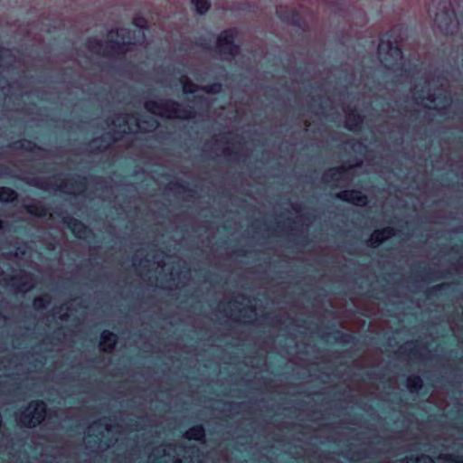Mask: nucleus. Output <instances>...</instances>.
I'll return each instance as SVG.
<instances>
[{
    "mask_svg": "<svg viewBox=\"0 0 463 463\" xmlns=\"http://www.w3.org/2000/svg\"><path fill=\"white\" fill-rule=\"evenodd\" d=\"M145 108L151 115L138 118L133 114H118L114 117L111 123L115 141L119 138L117 135L151 132L156 129L159 123L155 116L181 119L195 117V112L192 109L183 108L173 100H148L145 103Z\"/></svg>",
    "mask_w": 463,
    "mask_h": 463,
    "instance_id": "f257e3e1",
    "label": "nucleus"
},
{
    "mask_svg": "<svg viewBox=\"0 0 463 463\" xmlns=\"http://www.w3.org/2000/svg\"><path fill=\"white\" fill-rule=\"evenodd\" d=\"M449 80L442 76H429L422 83H416L412 89V97L417 105L427 109L430 112L445 114L451 105L452 99L449 90Z\"/></svg>",
    "mask_w": 463,
    "mask_h": 463,
    "instance_id": "f03ea898",
    "label": "nucleus"
},
{
    "mask_svg": "<svg viewBox=\"0 0 463 463\" xmlns=\"http://www.w3.org/2000/svg\"><path fill=\"white\" fill-rule=\"evenodd\" d=\"M129 32L125 29L110 30L106 43L97 39H90L87 43L88 49L96 54L104 57H116L132 51L135 43L130 42Z\"/></svg>",
    "mask_w": 463,
    "mask_h": 463,
    "instance_id": "7ed1b4c3",
    "label": "nucleus"
},
{
    "mask_svg": "<svg viewBox=\"0 0 463 463\" xmlns=\"http://www.w3.org/2000/svg\"><path fill=\"white\" fill-rule=\"evenodd\" d=\"M202 454L195 447L176 444L161 445L153 449L148 457L149 463H202Z\"/></svg>",
    "mask_w": 463,
    "mask_h": 463,
    "instance_id": "20e7f679",
    "label": "nucleus"
},
{
    "mask_svg": "<svg viewBox=\"0 0 463 463\" xmlns=\"http://www.w3.org/2000/svg\"><path fill=\"white\" fill-rule=\"evenodd\" d=\"M137 430V425L135 427L132 425L123 427L119 424H109L104 418L92 422L88 427L87 433L83 438V442L87 449H90L91 452L99 453L109 447V445L104 441L105 432L125 433Z\"/></svg>",
    "mask_w": 463,
    "mask_h": 463,
    "instance_id": "39448f33",
    "label": "nucleus"
},
{
    "mask_svg": "<svg viewBox=\"0 0 463 463\" xmlns=\"http://www.w3.org/2000/svg\"><path fill=\"white\" fill-rule=\"evenodd\" d=\"M218 308L232 321L250 324L257 321V309L251 300L242 294H236L227 302L221 301Z\"/></svg>",
    "mask_w": 463,
    "mask_h": 463,
    "instance_id": "423d86ee",
    "label": "nucleus"
},
{
    "mask_svg": "<svg viewBox=\"0 0 463 463\" xmlns=\"http://www.w3.org/2000/svg\"><path fill=\"white\" fill-rule=\"evenodd\" d=\"M402 39L399 36L391 41L382 39L378 45V56L381 62L387 69L395 70V67L403 66L402 52Z\"/></svg>",
    "mask_w": 463,
    "mask_h": 463,
    "instance_id": "0eeeda50",
    "label": "nucleus"
},
{
    "mask_svg": "<svg viewBox=\"0 0 463 463\" xmlns=\"http://www.w3.org/2000/svg\"><path fill=\"white\" fill-rule=\"evenodd\" d=\"M237 139L238 137L232 132L224 135L221 134L214 137V144L213 147H212V150L217 156H238L241 154L244 144Z\"/></svg>",
    "mask_w": 463,
    "mask_h": 463,
    "instance_id": "6e6552de",
    "label": "nucleus"
},
{
    "mask_svg": "<svg viewBox=\"0 0 463 463\" xmlns=\"http://www.w3.org/2000/svg\"><path fill=\"white\" fill-rule=\"evenodd\" d=\"M144 256L143 250H137L133 258V266L137 273L143 279L147 276L148 272L156 265V270L157 269H165V262L163 260L162 252H156L152 255L153 260L148 259L149 254L145 256V259H142Z\"/></svg>",
    "mask_w": 463,
    "mask_h": 463,
    "instance_id": "1a4fd4ad",
    "label": "nucleus"
},
{
    "mask_svg": "<svg viewBox=\"0 0 463 463\" xmlns=\"http://www.w3.org/2000/svg\"><path fill=\"white\" fill-rule=\"evenodd\" d=\"M46 417V404L43 402H32L18 416V422L24 427H35Z\"/></svg>",
    "mask_w": 463,
    "mask_h": 463,
    "instance_id": "9d476101",
    "label": "nucleus"
},
{
    "mask_svg": "<svg viewBox=\"0 0 463 463\" xmlns=\"http://www.w3.org/2000/svg\"><path fill=\"white\" fill-rule=\"evenodd\" d=\"M52 179V184L55 186L56 190L68 194H81L86 191L88 186L86 177L76 176L61 179L60 177L53 176Z\"/></svg>",
    "mask_w": 463,
    "mask_h": 463,
    "instance_id": "9b49d317",
    "label": "nucleus"
},
{
    "mask_svg": "<svg viewBox=\"0 0 463 463\" xmlns=\"http://www.w3.org/2000/svg\"><path fill=\"white\" fill-rule=\"evenodd\" d=\"M235 34L236 31L234 29L225 30L217 40V50L226 60H231L239 53V46L233 43Z\"/></svg>",
    "mask_w": 463,
    "mask_h": 463,
    "instance_id": "f8f14e48",
    "label": "nucleus"
},
{
    "mask_svg": "<svg viewBox=\"0 0 463 463\" xmlns=\"http://www.w3.org/2000/svg\"><path fill=\"white\" fill-rule=\"evenodd\" d=\"M353 166L354 165H349L346 167L341 165L339 167L330 168L324 173L322 179L326 184H332L334 186H344L352 179L350 170Z\"/></svg>",
    "mask_w": 463,
    "mask_h": 463,
    "instance_id": "ddd939ff",
    "label": "nucleus"
},
{
    "mask_svg": "<svg viewBox=\"0 0 463 463\" xmlns=\"http://www.w3.org/2000/svg\"><path fill=\"white\" fill-rule=\"evenodd\" d=\"M5 285L12 288L14 293H25L34 287L33 276L24 271H21L15 276L5 278Z\"/></svg>",
    "mask_w": 463,
    "mask_h": 463,
    "instance_id": "4468645a",
    "label": "nucleus"
},
{
    "mask_svg": "<svg viewBox=\"0 0 463 463\" xmlns=\"http://www.w3.org/2000/svg\"><path fill=\"white\" fill-rule=\"evenodd\" d=\"M443 8L444 10L442 12L436 14L434 23L442 32L448 33L455 22L456 14L453 9H446L445 5Z\"/></svg>",
    "mask_w": 463,
    "mask_h": 463,
    "instance_id": "2eb2a0df",
    "label": "nucleus"
},
{
    "mask_svg": "<svg viewBox=\"0 0 463 463\" xmlns=\"http://www.w3.org/2000/svg\"><path fill=\"white\" fill-rule=\"evenodd\" d=\"M335 196L343 201L352 203L357 206H364L367 203V197L360 191L344 190L336 194Z\"/></svg>",
    "mask_w": 463,
    "mask_h": 463,
    "instance_id": "dca6fc26",
    "label": "nucleus"
},
{
    "mask_svg": "<svg viewBox=\"0 0 463 463\" xmlns=\"http://www.w3.org/2000/svg\"><path fill=\"white\" fill-rule=\"evenodd\" d=\"M190 269L185 270L184 275L183 271L175 272L174 269H171L169 284L165 288L169 290L182 288L187 285V281L190 280Z\"/></svg>",
    "mask_w": 463,
    "mask_h": 463,
    "instance_id": "f3484780",
    "label": "nucleus"
},
{
    "mask_svg": "<svg viewBox=\"0 0 463 463\" xmlns=\"http://www.w3.org/2000/svg\"><path fill=\"white\" fill-rule=\"evenodd\" d=\"M63 221L72 231L75 236L80 239H87L89 234L91 232L83 222L73 217H65Z\"/></svg>",
    "mask_w": 463,
    "mask_h": 463,
    "instance_id": "a211bd4d",
    "label": "nucleus"
},
{
    "mask_svg": "<svg viewBox=\"0 0 463 463\" xmlns=\"http://www.w3.org/2000/svg\"><path fill=\"white\" fill-rule=\"evenodd\" d=\"M393 235L394 229L391 227H386L382 230H376L371 234L368 240V243L372 247H376L385 240L392 237Z\"/></svg>",
    "mask_w": 463,
    "mask_h": 463,
    "instance_id": "6ab92c4d",
    "label": "nucleus"
},
{
    "mask_svg": "<svg viewBox=\"0 0 463 463\" xmlns=\"http://www.w3.org/2000/svg\"><path fill=\"white\" fill-rule=\"evenodd\" d=\"M117 343V335L109 331H103L99 342V348L103 352H111Z\"/></svg>",
    "mask_w": 463,
    "mask_h": 463,
    "instance_id": "aec40b11",
    "label": "nucleus"
},
{
    "mask_svg": "<svg viewBox=\"0 0 463 463\" xmlns=\"http://www.w3.org/2000/svg\"><path fill=\"white\" fill-rule=\"evenodd\" d=\"M345 112V128L350 130H358L363 123L362 117L354 110H346Z\"/></svg>",
    "mask_w": 463,
    "mask_h": 463,
    "instance_id": "412c9836",
    "label": "nucleus"
},
{
    "mask_svg": "<svg viewBox=\"0 0 463 463\" xmlns=\"http://www.w3.org/2000/svg\"><path fill=\"white\" fill-rule=\"evenodd\" d=\"M26 212L37 217H44L48 214L47 208L40 202H33L25 205Z\"/></svg>",
    "mask_w": 463,
    "mask_h": 463,
    "instance_id": "4be33fe9",
    "label": "nucleus"
},
{
    "mask_svg": "<svg viewBox=\"0 0 463 463\" xmlns=\"http://www.w3.org/2000/svg\"><path fill=\"white\" fill-rule=\"evenodd\" d=\"M15 62V58L9 49H5L0 46V67L13 66Z\"/></svg>",
    "mask_w": 463,
    "mask_h": 463,
    "instance_id": "5701e85b",
    "label": "nucleus"
},
{
    "mask_svg": "<svg viewBox=\"0 0 463 463\" xmlns=\"http://www.w3.org/2000/svg\"><path fill=\"white\" fill-rule=\"evenodd\" d=\"M12 149L14 150H24L26 152H35V150H41L34 143L23 139L13 143Z\"/></svg>",
    "mask_w": 463,
    "mask_h": 463,
    "instance_id": "b1692460",
    "label": "nucleus"
},
{
    "mask_svg": "<svg viewBox=\"0 0 463 463\" xmlns=\"http://www.w3.org/2000/svg\"><path fill=\"white\" fill-rule=\"evenodd\" d=\"M205 431L203 426H194L190 428L184 434L187 439L202 440L204 439Z\"/></svg>",
    "mask_w": 463,
    "mask_h": 463,
    "instance_id": "393cba45",
    "label": "nucleus"
},
{
    "mask_svg": "<svg viewBox=\"0 0 463 463\" xmlns=\"http://www.w3.org/2000/svg\"><path fill=\"white\" fill-rule=\"evenodd\" d=\"M18 197L17 193L9 187H0V202L13 203Z\"/></svg>",
    "mask_w": 463,
    "mask_h": 463,
    "instance_id": "a878e982",
    "label": "nucleus"
},
{
    "mask_svg": "<svg viewBox=\"0 0 463 463\" xmlns=\"http://www.w3.org/2000/svg\"><path fill=\"white\" fill-rule=\"evenodd\" d=\"M406 385L410 392H414L422 388L423 382L420 376L411 375L407 378Z\"/></svg>",
    "mask_w": 463,
    "mask_h": 463,
    "instance_id": "bb28decb",
    "label": "nucleus"
},
{
    "mask_svg": "<svg viewBox=\"0 0 463 463\" xmlns=\"http://www.w3.org/2000/svg\"><path fill=\"white\" fill-rule=\"evenodd\" d=\"M180 82L184 93H194L199 89V86L194 83L186 75L181 76Z\"/></svg>",
    "mask_w": 463,
    "mask_h": 463,
    "instance_id": "cd10ccee",
    "label": "nucleus"
},
{
    "mask_svg": "<svg viewBox=\"0 0 463 463\" xmlns=\"http://www.w3.org/2000/svg\"><path fill=\"white\" fill-rule=\"evenodd\" d=\"M52 301V297L49 294H44L37 297L33 300V307L37 310L45 308Z\"/></svg>",
    "mask_w": 463,
    "mask_h": 463,
    "instance_id": "c85d7f7f",
    "label": "nucleus"
},
{
    "mask_svg": "<svg viewBox=\"0 0 463 463\" xmlns=\"http://www.w3.org/2000/svg\"><path fill=\"white\" fill-rule=\"evenodd\" d=\"M405 463H434V460L431 457L421 454L420 456H418L416 458H406Z\"/></svg>",
    "mask_w": 463,
    "mask_h": 463,
    "instance_id": "c756f323",
    "label": "nucleus"
},
{
    "mask_svg": "<svg viewBox=\"0 0 463 463\" xmlns=\"http://www.w3.org/2000/svg\"><path fill=\"white\" fill-rule=\"evenodd\" d=\"M438 458L448 463H463V456H456L453 454H440Z\"/></svg>",
    "mask_w": 463,
    "mask_h": 463,
    "instance_id": "7c9ffc66",
    "label": "nucleus"
},
{
    "mask_svg": "<svg viewBox=\"0 0 463 463\" xmlns=\"http://www.w3.org/2000/svg\"><path fill=\"white\" fill-rule=\"evenodd\" d=\"M192 2L195 5L196 11L199 14H204L210 8V3L208 0H192Z\"/></svg>",
    "mask_w": 463,
    "mask_h": 463,
    "instance_id": "2f4dec72",
    "label": "nucleus"
},
{
    "mask_svg": "<svg viewBox=\"0 0 463 463\" xmlns=\"http://www.w3.org/2000/svg\"><path fill=\"white\" fill-rule=\"evenodd\" d=\"M3 360L0 362V369L3 367L5 369L11 368L14 364V367H17V356L11 355V357L6 358L5 356H2Z\"/></svg>",
    "mask_w": 463,
    "mask_h": 463,
    "instance_id": "473e14b6",
    "label": "nucleus"
},
{
    "mask_svg": "<svg viewBox=\"0 0 463 463\" xmlns=\"http://www.w3.org/2000/svg\"><path fill=\"white\" fill-rule=\"evenodd\" d=\"M102 138H95L93 139L90 144V150L93 152V151H99V152H101V151H104L108 148L109 145H102Z\"/></svg>",
    "mask_w": 463,
    "mask_h": 463,
    "instance_id": "72a5a7b5",
    "label": "nucleus"
},
{
    "mask_svg": "<svg viewBox=\"0 0 463 463\" xmlns=\"http://www.w3.org/2000/svg\"><path fill=\"white\" fill-rule=\"evenodd\" d=\"M203 90L207 93H219L222 90V84L213 83L211 85L204 86Z\"/></svg>",
    "mask_w": 463,
    "mask_h": 463,
    "instance_id": "f704fd0d",
    "label": "nucleus"
},
{
    "mask_svg": "<svg viewBox=\"0 0 463 463\" xmlns=\"http://www.w3.org/2000/svg\"><path fill=\"white\" fill-rule=\"evenodd\" d=\"M134 24L136 26L144 29L147 27V20L141 16H137L134 18Z\"/></svg>",
    "mask_w": 463,
    "mask_h": 463,
    "instance_id": "c9c22d12",
    "label": "nucleus"
},
{
    "mask_svg": "<svg viewBox=\"0 0 463 463\" xmlns=\"http://www.w3.org/2000/svg\"><path fill=\"white\" fill-rule=\"evenodd\" d=\"M284 9L285 7L283 6H279L277 8V13L279 14V15H282L283 14V12H284Z\"/></svg>",
    "mask_w": 463,
    "mask_h": 463,
    "instance_id": "e433bc0d",
    "label": "nucleus"
},
{
    "mask_svg": "<svg viewBox=\"0 0 463 463\" xmlns=\"http://www.w3.org/2000/svg\"><path fill=\"white\" fill-rule=\"evenodd\" d=\"M177 264H178L179 268H181V267L184 268V266H185V262L182 260H178Z\"/></svg>",
    "mask_w": 463,
    "mask_h": 463,
    "instance_id": "4c0bfd02",
    "label": "nucleus"
},
{
    "mask_svg": "<svg viewBox=\"0 0 463 463\" xmlns=\"http://www.w3.org/2000/svg\"><path fill=\"white\" fill-rule=\"evenodd\" d=\"M60 317H61V320H66L69 317V314L68 313H64V314L61 315Z\"/></svg>",
    "mask_w": 463,
    "mask_h": 463,
    "instance_id": "58836bf2",
    "label": "nucleus"
},
{
    "mask_svg": "<svg viewBox=\"0 0 463 463\" xmlns=\"http://www.w3.org/2000/svg\"><path fill=\"white\" fill-rule=\"evenodd\" d=\"M294 210H295V212L298 213L297 218L300 217V216L298 215V213H299V212H300V209H298V208H294Z\"/></svg>",
    "mask_w": 463,
    "mask_h": 463,
    "instance_id": "ea45409f",
    "label": "nucleus"
},
{
    "mask_svg": "<svg viewBox=\"0 0 463 463\" xmlns=\"http://www.w3.org/2000/svg\"><path fill=\"white\" fill-rule=\"evenodd\" d=\"M310 126V123L307 122V120L305 121V127H306V129Z\"/></svg>",
    "mask_w": 463,
    "mask_h": 463,
    "instance_id": "a19ab883",
    "label": "nucleus"
},
{
    "mask_svg": "<svg viewBox=\"0 0 463 463\" xmlns=\"http://www.w3.org/2000/svg\"><path fill=\"white\" fill-rule=\"evenodd\" d=\"M169 189L174 190V187L172 186V184H169Z\"/></svg>",
    "mask_w": 463,
    "mask_h": 463,
    "instance_id": "79ce46f5",
    "label": "nucleus"
},
{
    "mask_svg": "<svg viewBox=\"0 0 463 463\" xmlns=\"http://www.w3.org/2000/svg\"><path fill=\"white\" fill-rule=\"evenodd\" d=\"M362 165V161L360 163L355 164V165L360 166Z\"/></svg>",
    "mask_w": 463,
    "mask_h": 463,
    "instance_id": "37998d69",
    "label": "nucleus"
},
{
    "mask_svg": "<svg viewBox=\"0 0 463 463\" xmlns=\"http://www.w3.org/2000/svg\"><path fill=\"white\" fill-rule=\"evenodd\" d=\"M395 33V29H392L391 33Z\"/></svg>",
    "mask_w": 463,
    "mask_h": 463,
    "instance_id": "c03bdc74",
    "label": "nucleus"
}]
</instances>
